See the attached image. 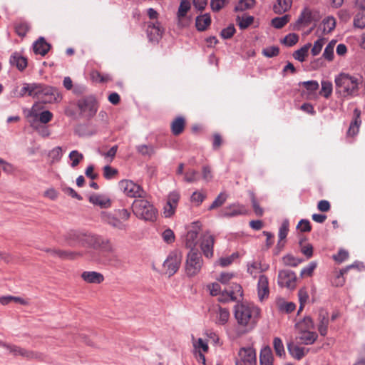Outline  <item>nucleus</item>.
Instances as JSON below:
<instances>
[{
  "mask_svg": "<svg viewBox=\"0 0 365 365\" xmlns=\"http://www.w3.org/2000/svg\"><path fill=\"white\" fill-rule=\"evenodd\" d=\"M64 240L67 245L72 247L80 246L107 252H113L114 250L110 240L90 232L71 231L65 235Z\"/></svg>",
  "mask_w": 365,
  "mask_h": 365,
  "instance_id": "nucleus-1",
  "label": "nucleus"
},
{
  "mask_svg": "<svg viewBox=\"0 0 365 365\" xmlns=\"http://www.w3.org/2000/svg\"><path fill=\"white\" fill-rule=\"evenodd\" d=\"M335 93L341 100H348L358 96L361 78L347 73H340L335 76Z\"/></svg>",
  "mask_w": 365,
  "mask_h": 365,
  "instance_id": "nucleus-2",
  "label": "nucleus"
},
{
  "mask_svg": "<svg viewBox=\"0 0 365 365\" xmlns=\"http://www.w3.org/2000/svg\"><path fill=\"white\" fill-rule=\"evenodd\" d=\"M235 317L239 325L252 329L259 319L260 309L253 304H238L235 307Z\"/></svg>",
  "mask_w": 365,
  "mask_h": 365,
  "instance_id": "nucleus-3",
  "label": "nucleus"
},
{
  "mask_svg": "<svg viewBox=\"0 0 365 365\" xmlns=\"http://www.w3.org/2000/svg\"><path fill=\"white\" fill-rule=\"evenodd\" d=\"M133 212L140 219L154 222L157 219L158 211L149 201L142 198L135 200Z\"/></svg>",
  "mask_w": 365,
  "mask_h": 365,
  "instance_id": "nucleus-4",
  "label": "nucleus"
},
{
  "mask_svg": "<svg viewBox=\"0 0 365 365\" xmlns=\"http://www.w3.org/2000/svg\"><path fill=\"white\" fill-rule=\"evenodd\" d=\"M34 98H36L43 103H53L58 101L61 98L55 88L36 83Z\"/></svg>",
  "mask_w": 365,
  "mask_h": 365,
  "instance_id": "nucleus-5",
  "label": "nucleus"
},
{
  "mask_svg": "<svg viewBox=\"0 0 365 365\" xmlns=\"http://www.w3.org/2000/svg\"><path fill=\"white\" fill-rule=\"evenodd\" d=\"M202 265V258L200 252L195 250H191L188 253L186 261V273L189 277H193L198 274Z\"/></svg>",
  "mask_w": 365,
  "mask_h": 365,
  "instance_id": "nucleus-6",
  "label": "nucleus"
},
{
  "mask_svg": "<svg viewBox=\"0 0 365 365\" xmlns=\"http://www.w3.org/2000/svg\"><path fill=\"white\" fill-rule=\"evenodd\" d=\"M119 187L124 194L129 197L144 198L146 192L138 184L132 180H123L119 182Z\"/></svg>",
  "mask_w": 365,
  "mask_h": 365,
  "instance_id": "nucleus-7",
  "label": "nucleus"
},
{
  "mask_svg": "<svg viewBox=\"0 0 365 365\" xmlns=\"http://www.w3.org/2000/svg\"><path fill=\"white\" fill-rule=\"evenodd\" d=\"M215 242V237L210 232H202L199 239V245L202 252L207 258L213 257V247Z\"/></svg>",
  "mask_w": 365,
  "mask_h": 365,
  "instance_id": "nucleus-8",
  "label": "nucleus"
},
{
  "mask_svg": "<svg viewBox=\"0 0 365 365\" xmlns=\"http://www.w3.org/2000/svg\"><path fill=\"white\" fill-rule=\"evenodd\" d=\"M182 260V256L180 253L171 252L163 263V268L165 274L169 277L173 276L178 270Z\"/></svg>",
  "mask_w": 365,
  "mask_h": 365,
  "instance_id": "nucleus-9",
  "label": "nucleus"
},
{
  "mask_svg": "<svg viewBox=\"0 0 365 365\" xmlns=\"http://www.w3.org/2000/svg\"><path fill=\"white\" fill-rule=\"evenodd\" d=\"M78 106L81 113L91 118L95 115L98 110V105L95 98L86 97L78 101Z\"/></svg>",
  "mask_w": 365,
  "mask_h": 365,
  "instance_id": "nucleus-10",
  "label": "nucleus"
},
{
  "mask_svg": "<svg viewBox=\"0 0 365 365\" xmlns=\"http://www.w3.org/2000/svg\"><path fill=\"white\" fill-rule=\"evenodd\" d=\"M296 274L294 272L284 269L281 270L278 274V284L281 287H284L293 289L296 287Z\"/></svg>",
  "mask_w": 365,
  "mask_h": 365,
  "instance_id": "nucleus-11",
  "label": "nucleus"
},
{
  "mask_svg": "<svg viewBox=\"0 0 365 365\" xmlns=\"http://www.w3.org/2000/svg\"><path fill=\"white\" fill-rule=\"evenodd\" d=\"M46 252L50 253L53 256H57L64 260H76L83 257L85 252L83 251H71L59 249H48Z\"/></svg>",
  "mask_w": 365,
  "mask_h": 365,
  "instance_id": "nucleus-12",
  "label": "nucleus"
},
{
  "mask_svg": "<svg viewBox=\"0 0 365 365\" xmlns=\"http://www.w3.org/2000/svg\"><path fill=\"white\" fill-rule=\"evenodd\" d=\"M36 88V83H24L21 85H17L11 91L13 97L23 98L26 95L34 98L35 94V89Z\"/></svg>",
  "mask_w": 365,
  "mask_h": 365,
  "instance_id": "nucleus-13",
  "label": "nucleus"
},
{
  "mask_svg": "<svg viewBox=\"0 0 365 365\" xmlns=\"http://www.w3.org/2000/svg\"><path fill=\"white\" fill-rule=\"evenodd\" d=\"M248 210L246 207L239 203H233L225 207L222 211L221 215L225 217H233L240 215H246Z\"/></svg>",
  "mask_w": 365,
  "mask_h": 365,
  "instance_id": "nucleus-14",
  "label": "nucleus"
},
{
  "mask_svg": "<svg viewBox=\"0 0 365 365\" xmlns=\"http://www.w3.org/2000/svg\"><path fill=\"white\" fill-rule=\"evenodd\" d=\"M242 287L237 283L232 284L230 289H226L222 292L219 300L221 302H228L237 300L239 297H242Z\"/></svg>",
  "mask_w": 365,
  "mask_h": 365,
  "instance_id": "nucleus-15",
  "label": "nucleus"
},
{
  "mask_svg": "<svg viewBox=\"0 0 365 365\" xmlns=\"http://www.w3.org/2000/svg\"><path fill=\"white\" fill-rule=\"evenodd\" d=\"M8 350L14 356H21L28 359H37L38 357L37 353L14 344H9Z\"/></svg>",
  "mask_w": 365,
  "mask_h": 365,
  "instance_id": "nucleus-16",
  "label": "nucleus"
},
{
  "mask_svg": "<svg viewBox=\"0 0 365 365\" xmlns=\"http://www.w3.org/2000/svg\"><path fill=\"white\" fill-rule=\"evenodd\" d=\"M239 356L245 365L256 364V353L251 348H242L239 351Z\"/></svg>",
  "mask_w": 365,
  "mask_h": 365,
  "instance_id": "nucleus-17",
  "label": "nucleus"
},
{
  "mask_svg": "<svg viewBox=\"0 0 365 365\" xmlns=\"http://www.w3.org/2000/svg\"><path fill=\"white\" fill-rule=\"evenodd\" d=\"M257 294L260 301L267 298L269 294L268 279L265 275H260L257 284Z\"/></svg>",
  "mask_w": 365,
  "mask_h": 365,
  "instance_id": "nucleus-18",
  "label": "nucleus"
},
{
  "mask_svg": "<svg viewBox=\"0 0 365 365\" xmlns=\"http://www.w3.org/2000/svg\"><path fill=\"white\" fill-rule=\"evenodd\" d=\"M362 264L360 263L355 262L351 265L347 266L346 267L341 269L339 273L336 274L334 279L331 280V283L335 287H342L345 283V279L344 277V274H345L350 269L357 268L359 269V267Z\"/></svg>",
  "mask_w": 365,
  "mask_h": 365,
  "instance_id": "nucleus-19",
  "label": "nucleus"
},
{
  "mask_svg": "<svg viewBox=\"0 0 365 365\" xmlns=\"http://www.w3.org/2000/svg\"><path fill=\"white\" fill-rule=\"evenodd\" d=\"M148 36L150 41H157L161 37L162 29L159 22L150 23L147 29Z\"/></svg>",
  "mask_w": 365,
  "mask_h": 365,
  "instance_id": "nucleus-20",
  "label": "nucleus"
},
{
  "mask_svg": "<svg viewBox=\"0 0 365 365\" xmlns=\"http://www.w3.org/2000/svg\"><path fill=\"white\" fill-rule=\"evenodd\" d=\"M81 278L87 283L100 284L103 282L104 277L101 273L94 271H85L81 274Z\"/></svg>",
  "mask_w": 365,
  "mask_h": 365,
  "instance_id": "nucleus-21",
  "label": "nucleus"
},
{
  "mask_svg": "<svg viewBox=\"0 0 365 365\" xmlns=\"http://www.w3.org/2000/svg\"><path fill=\"white\" fill-rule=\"evenodd\" d=\"M319 324L318 330L322 336H326L328 330L329 325V314L328 312L321 309L319 313Z\"/></svg>",
  "mask_w": 365,
  "mask_h": 365,
  "instance_id": "nucleus-22",
  "label": "nucleus"
},
{
  "mask_svg": "<svg viewBox=\"0 0 365 365\" xmlns=\"http://www.w3.org/2000/svg\"><path fill=\"white\" fill-rule=\"evenodd\" d=\"M287 349L289 354L297 360L302 359L309 351V349L299 346L293 342H290L287 344Z\"/></svg>",
  "mask_w": 365,
  "mask_h": 365,
  "instance_id": "nucleus-23",
  "label": "nucleus"
},
{
  "mask_svg": "<svg viewBox=\"0 0 365 365\" xmlns=\"http://www.w3.org/2000/svg\"><path fill=\"white\" fill-rule=\"evenodd\" d=\"M274 356L272 351L269 346H265L261 349L259 354L260 365H273Z\"/></svg>",
  "mask_w": 365,
  "mask_h": 365,
  "instance_id": "nucleus-24",
  "label": "nucleus"
},
{
  "mask_svg": "<svg viewBox=\"0 0 365 365\" xmlns=\"http://www.w3.org/2000/svg\"><path fill=\"white\" fill-rule=\"evenodd\" d=\"M360 115H361V111L359 109L356 108L354 110V118L353 121H351V123H350L349 130L347 131L348 135L354 136L356 134H357V133L359 132V127L361 123Z\"/></svg>",
  "mask_w": 365,
  "mask_h": 365,
  "instance_id": "nucleus-25",
  "label": "nucleus"
},
{
  "mask_svg": "<svg viewBox=\"0 0 365 365\" xmlns=\"http://www.w3.org/2000/svg\"><path fill=\"white\" fill-rule=\"evenodd\" d=\"M299 339L301 343L309 345L312 344L317 339V334L310 330L299 329Z\"/></svg>",
  "mask_w": 365,
  "mask_h": 365,
  "instance_id": "nucleus-26",
  "label": "nucleus"
},
{
  "mask_svg": "<svg viewBox=\"0 0 365 365\" xmlns=\"http://www.w3.org/2000/svg\"><path fill=\"white\" fill-rule=\"evenodd\" d=\"M289 222L287 220L282 222L278 233L279 241L277 245V247L279 250L282 249L284 246V242L283 240L287 237L289 232Z\"/></svg>",
  "mask_w": 365,
  "mask_h": 365,
  "instance_id": "nucleus-27",
  "label": "nucleus"
},
{
  "mask_svg": "<svg viewBox=\"0 0 365 365\" xmlns=\"http://www.w3.org/2000/svg\"><path fill=\"white\" fill-rule=\"evenodd\" d=\"M171 131L174 135L181 134L185 127V119L182 116L175 118L170 125Z\"/></svg>",
  "mask_w": 365,
  "mask_h": 365,
  "instance_id": "nucleus-28",
  "label": "nucleus"
},
{
  "mask_svg": "<svg viewBox=\"0 0 365 365\" xmlns=\"http://www.w3.org/2000/svg\"><path fill=\"white\" fill-rule=\"evenodd\" d=\"M51 48L43 38L41 37L34 44V51L36 54L45 56Z\"/></svg>",
  "mask_w": 365,
  "mask_h": 365,
  "instance_id": "nucleus-29",
  "label": "nucleus"
},
{
  "mask_svg": "<svg viewBox=\"0 0 365 365\" xmlns=\"http://www.w3.org/2000/svg\"><path fill=\"white\" fill-rule=\"evenodd\" d=\"M10 63L15 66L19 71L24 70L27 66V60L18 53H14L10 57Z\"/></svg>",
  "mask_w": 365,
  "mask_h": 365,
  "instance_id": "nucleus-30",
  "label": "nucleus"
},
{
  "mask_svg": "<svg viewBox=\"0 0 365 365\" xmlns=\"http://www.w3.org/2000/svg\"><path fill=\"white\" fill-rule=\"evenodd\" d=\"M211 24L210 14H205L196 18L195 25L198 31H202L207 29Z\"/></svg>",
  "mask_w": 365,
  "mask_h": 365,
  "instance_id": "nucleus-31",
  "label": "nucleus"
},
{
  "mask_svg": "<svg viewBox=\"0 0 365 365\" xmlns=\"http://www.w3.org/2000/svg\"><path fill=\"white\" fill-rule=\"evenodd\" d=\"M292 6V0H277L273 9L276 14H282L287 11Z\"/></svg>",
  "mask_w": 365,
  "mask_h": 365,
  "instance_id": "nucleus-32",
  "label": "nucleus"
},
{
  "mask_svg": "<svg viewBox=\"0 0 365 365\" xmlns=\"http://www.w3.org/2000/svg\"><path fill=\"white\" fill-rule=\"evenodd\" d=\"M311 46L312 44L310 43L305 44L301 48L294 52L293 57L300 62H304L306 59V57L308 56V51Z\"/></svg>",
  "mask_w": 365,
  "mask_h": 365,
  "instance_id": "nucleus-33",
  "label": "nucleus"
},
{
  "mask_svg": "<svg viewBox=\"0 0 365 365\" xmlns=\"http://www.w3.org/2000/svg\"><path fill=\"white\" fill-rule=\"evenodd\" d=\"M230 318V312L226 308L219 307L217 312L216 323L220 325L225 324Z\"/></svg>",
  "mask_w": 365,
  "mask_h": 365,
  "instance_id": "nucleus-34",
  "label": "nucleus"
},
{
  "mask_svg": "<svg viewBox=\"0 0 365 365\" xmlns=\"http://www.w3.org/2000/svg\"><path fill=\"white\" fill-rule=\"evenodd\" d=\"M190 3L188 0H181L177 16L179 20H182L185 18L187 12L190 9Z\"/></svg>",
  "mask_w": 365,
  "mask_h": 365,
  "instance_id": "nucleus-35",
  "label": "nucleus"
},
{
  "mask_svg": "<svg viewBox=\"0 0 365 365\" xmlns=\"http://www.w3.org/2000/svg\"><path fill=\"white\" fill-rule=\"evenodd\" d=\"M323 33L329 34L331 32L336 26V20L332 16L325 18L322 23Z\"/></svg>",
  "mask_w": 365,
  "mask_h": 365,
  "instance_id": "nucleus-36",
  "label": "nucleus"
},
{
  "mask_svg": "<svg viewBox=\"0 0 365 365\" xmlns=\"http://www.w3.org/2000/svg\"><path fill=\"white\" fill-rule=\"evenodd\" d=\"M312 21L311 11L305 9L301 13L297 21V25L308 26Z\"/></svg>",
  "mask_w": 365,
  "mask_h": 365,
  "instance_id": "nucleus-37",
  "label": "nucleus"
},
{
  "mask_svg": "<svg viewBox=\"0 0 365 365\" xmlns=\"http://www.w3.org/2000/svg\"><path fill=\"white\" fill-rule=\"evenodd\" d=\"M228 195L225 192H221L212 203L209 207L208 210H212L221 207L227 200Z\"/></svg>",
  "mask_w": 365,
  "mask_h": 365,
  "instance_id": "nucleus-38",
  "label": "nucleus"
},
{
  "mask_svg": "<svg viewBox=\"0 0 365 365\" xmlns=\"http://www.w3.org/2000/svg\"><path fill=\"white\" fill-rule=\"evenodd\" d=\"M273 348L275 354L279 357H284L285 356V351L283 342L279 337H274L273 339Z\"/></svg>",
  "mask_w": 365,
  "mask_h": 365,
  "instance_id": "nucleus-39",
  "label": "nucleus"
},
{
  "mask_svg": "<svg viewBox=\"0 0 365 365\" xmlns=\"http://www.w3.org/2000/svg\"><path fill=\"white\" fill-rule=\"evenodd\" d=\"M290 21V16L288 14L280 17L274 18L272 20V26L276 29H282Z\"/></svg>",
  "mask_w": 365,
  "mask_h": 365,
  "instance_id": "nucleus-40",
  "label": "nucleus"
},
{
  "mask_svg": "<svg viewBox=\"0 0 365 365\" xmlns=\"http://www.w3.org/2000/svg\"><path fill=\"white\" fill-rule=\"evenodd\" d=\"M136 149L138 153L149 158L155 153V148L150 145H139L136 147Z\"/></svg>",
  "mask_w": 365,
  "mask_h": 365,
  "instance_id": "nucleus-41",
  "label": "nucleus"
},
{
  "mask_svg": "<svg viewBox=\"0 0 365 365\" xmlns=\"http://www.w3.org/2000/svg\"><path fill=\"white\" fill-rule=\"evenodd\" d=\"M333 91V85L331 82L327 81H322V88L320 94L326 98H329Z\"/></svg>",
  "mask_w": 365,
  "mask_h": 365,
  "instance_id": "nucleus-42",
  "label": "nucleus"
},
{
  "mask_svg": "<svg viewBox=\"0 0 365 365\" xmlns=\"http://www.w3.org/2000/svg\"><path fill=\"white\" fill-rule=\"evenodd\" d=\"M68 158L71 161V166L76 168L80 162L83 160L84 157L83 155L78 150H73L69 153Z\"/></svg>",
  "mask_w": 365,
  "mask_h": 365,
  "instance_id": "nucleus-43",
  "label": "nucleus"
},
{
  "mask_svg": "<svg viewBox=\"0 0 365 365\" xmlns=\"http://www.w3.org/2000/svg\"><path fill=\"white\" fill-rule=\"evenodd\" d=\"M89 200L93 204L98 205L101 207H108L110 206V201L109 200L103 199L98 195L91 196Z\"/></svg>",
  "mask_w": 365,
  "mask_h": 365,
  "instance_id": "nucleus-44",
  "label": "nucleus"
},
{
  "mask_svg": "<svg viewBox=\"0 0 365 365\" xmlns=\"http://www.w3.org/2000/svg\"><path fill=\"white\" fill-rule=\"evenodd\" d=\"M29 29V24L25 21L17 23L15 26V31L19 36H25Z\"/></svg>",
  "mask_w": 365,
  "mask_h": 365,
  "instance_id": "nucleus-45",
  "label": "nucleus"
},
{
  "mask_svg": "<svg viewBox=\"0 0 365 365\" xmlns=\"http://www.w3.org/2000/svg\"><path fill=\"white\" fill-rule=\"evenodd\" d=\"M298 41L299 36L293 33L287 35L282 41V43L287 46H292L295 45L298 42Z\"/></svg>",
  "mask_w": 365,
  "mask_h": 365,
  "instance_id": "nucleus-46",
  "label": "nucleus"
},
{
  "mask_svg": "<svg viewBox=\"0 0 365 365\" xmlns=\"http://www.w3.org/2000/svg\"><path fill=\"white\" fill-rule=\"evenodd\" d=\"M282 261L285 265L291 267H297L302 262L301 259L294 257L292 255H287L286 256L283 257Z\"/></svg>",
  "mask_w": 365,
  "mask_h": 365,
  "instance_id": "nucleus-47",
  "label": "nucleus"
},
{
  "mask_svg": "<svg viewBox=\"0 0 365 365\" xmlns=\"http://www.w3.org/2000/svg\"><path fill=\"white\" fill-rule=\"evenodd\" d=\"M199 179L198 173L195 170H188L185 172L184 175V180L187 182L191 183L197 182Z\"/></svg>",
  "mask_w": 365,
  "mask_h": 365,
  "instance_id": "nucleus-48",
  "label": "nucleus"
},
{
  "mask_svg": "<svg viewBox=\"0 0 365 365\" xmlns=\"http://www.w3.org/2000/svg\"><path fill=\"white\" fill-rule=\"evenodd\" d=\"M297 326L299 329L310 330L314 328V322L311 317H307Z\"/></svg>",
  "mask_w": 365,
  "mask_h": 365,
  "instance_id": "nucleus-49",
  "label": "nucleus"
},
{
  "mask_svg": "<svg viewBox=\"0 0 365 365\" xmlns=\"http://www.w3.org/2000/svg\"><path fill=\"white\" fill-rule=\"evenodd\" d=\"M325 41L326 39L324 38H320L314 42L311 49V53L313 56H317L321 52Z\"/></svg>",
  "mask_w": 365,
  "mask_h": 365,
  "instance_id": "nucleus-50",
  "label": "nucleus"
},
{
  "mask_svg": "<svg viewBox=\"0 0 365 365\" xmlns=\"http://www.w3.org/2000/svg\"><path fill=\"white\" fill-rule=\"evenodd\" d=\"M299 299L300 302V306L299 309V312L302 311L304 308L305 303L307 302L309 299V294L306 289L302 288L299 290L298 292Z\"/></svg>",
  "mask_w": 365,
  "mask_h": 365,
  "instance_id": "nucleus-51",
  "label": "nucleus"
},
{
  "mask_svg": "<svg viewBox=\"0 0 365 365\" xmlns=\"http://www.w3.org/2000/svg\"><path fill=\"white\" fill-rule=\"evenodd\" d=\"M261 264L258 262H253L248 265L247 272L254 277L262 272Z\"/></svg>",
  "mask_w": 365,
  "mask_h": 365,
  "instance_id": "nucleus-52",
  "label": "nucleus"
},
{
  "mask_svg": "<svg viewBox=\"0 0 365 365\" xmlns=\"http://www.w3.org/2000/svg\"><path fill=\"white\" fill-rule=\"evenodd\" d=\"M317 267V263L314 262H310L307 267H304L301 271V276L302 277H310L312 275L314 270Z\"/></svg>",
  "mask_w": 365,
  "mask_h": 365,
  "instance_id": "nucleus-53",
  "label": "nucleus"
},
{
  "mask_svg": "<svg viewBox=\"0 0 365 365\" xmlns=\"http://www.w3.org/2000/svg\"><path fill=\"white\" fill-rule=\"evenodd\" d=\"M118 174V170L115 168H113L109 165H106L103 168V177L110 180L115 178Z\"/></svg>",
  "mask_w": 365,
  "mask_h": 365,
  "instance_id": "nucleus-54",
  "label": "nucleus"
},
{
  "mask_svg": "<svg viewBox=\"0 0 365 365\" xmlns=\"http://www.w3.org/2000/svg\"><path fill=\"white\" fill-rule=\"evenodd\" d=\"M354 25L355 27L359 29L365 28V14L363 13H358L354 17Z\"/></svg>",
  "mask_w": 365,
  "mask_h": 365,
  "instance_id": "nucleus-55",
  "label": "nucleus"
},
{
  "mask_svg": "<svg viewBox=\"0 0 365 365\" xmlns=\"http://www.w3.org/2000/svg\"><path fill=\"white\" fill-rule=\"evenodd\" d=\"M279 53V49L277 46H270L262 50L263 55L268 58L277 56Z\"/></svg>",
  "mask_w": 365,
  "mask_h": 365,
  "instance_id": "nucleus-56",
  "label": "nucleus"
},
{
  "mask_svg": "<svg viewBox=\"0 0 365 365\" xmlns=\"http://www.w3.org/2000/svg\"><path fill=\"white\" fill-rule=\"evenodd\" d=\"M193 346L196 351L200 350L204 353L207 352L209 349L207 344L201 338H199L197 340L193 342Z\"/></svg>",
  "mask_w": 365,
  "mask_h": 365,
  "instance_id": "nucleus-57",
  "label": "nucleus"
},
{
  "mask_svg": "<svg viewBox=\"0 0 365 365\" xmlns=\"http://www.w3.org/2000/svg\"><path fill=\"white\" fill-rule=\"evenodd\" d=\"M205 197V194H203L201 192L195 191L191 196V201L198 206L204 201Z\"/></svg>",
  "mask_w": 365,
  "mask_h": 365,
  "instance_id": "nucleus-58",
  "label": "nucleus"
},
{
  "mask_svg": "<svg viewBox=\"0 0 365 365\" xmlns=\"http://www.w3.org/2000/svg\"><path fill=\"white\" fill-rule=\"evenodd\" d=\"M197 238V231L190 230L187 232L186 236V245L187 247H192L195 245V240Z\"/></svg>",
  "mask_w": 365,
  "mask_h": 365,
  "instance_id": "nucleus-59",
  "label": "nucleus"
},
{
  "mask_svg": "<svg viewBox=\"0 0 365 365\" xmlns=\"http://www.w3.org/2000/svg\"><path fill=\"white\" fill-rule=\"evenodd\" d=\"M108 222L113 227L118 228L119 230L125 229V225L123 223L121 220L118 219L116 217H108Z\"/></svg>",
  "mask_w": 365,
  "mask_h": 365,
  "instance_id": "nucleus-60",
  "label": "nucleus"
},
{
  "mask_svg": "<svg viewBox=\"0 0 365 365\" xmlns=\"http://www.w3.org/2000/svg\"><path fill=\"white\" fill-rule=\"evenodd\" d=\"M297 227L302 232H309L312 230V226L308 220H301Z\"/></svg>",
  "mask_w": 365,
  "mask_h": 365,
  "instance_id": "nucleus-61",
  "label": "nucleus"
},
{
  "mask_svg": "<svg viewBox=\"0 0 365 365\" xmlns=\"http://www.w3.org/2000/svg\"><path fill=\"white\" fill-rule=\"evenodd\" d=\"M296 308V305L293 302H282L279 304V309L286 313L292 312Z\"/></svg>",
  "mask_w": 365,
  "mask_h": 365,
  "instance_id": "nucleus-62",
  "label": "nucleus"
},
{
  "mask_svg": "<svg viewBox=\"0 0 365 365\" xmlns=\"http://www.w3.org/2000/svg\"><path fill=\"white\" fill-rule=\"evenodd\" d=\"M53 118V113L49 110H44L39 113L38 120L42 123H48Z\"/></svg>",
  "mask_w": 365,
  "mask_h": 365,
  "instance_id": "nucleus-63",
  "label": "nucleus"
},
{
  "mask_svg": "<svg viewBox=\"0 0 365 365\" xmlns=\"http://www.w3.org/2000/svg\"><path fill=\"white\" fill-rule=\"evenodd\" d=\"M180 199V195L177 192H171L168 197V205H172L175 207H177L178 201Z\"/></svg>",
  "mask_w": 365,
  "mask_h": 365,
  "instance_id": "nucleus-64",
  "label": "nucleus"
}]
</instances>
